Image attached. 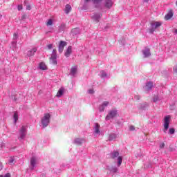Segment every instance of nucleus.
I'll return each instance as SVG.
<instances>
[{"label": "nucleus", "instance_id": "nucleus-18", "mask_svg": "<svg viewBox=\"0 0 177 177\" xmlns=\"http://www.w3.org/2000/svg\"><path fill=\"white\" fill-rule=\"evenodd\" d=\"M153 82H149L146 84L145 88V91H146V92H149V91H150L151 89V88H153Z\"/></svg>", "mask_w": 177, "mask_h": 177}, {"label": "nucleus", "instance_id": "nucleus-40", "mask_svg": "<svg viewBox=\"0 0 177 177\" xmlns=\"http://www.w3.org/2000/svg\"><path fill=\"white\" fill-rule=\"evenodd\" d=\"M129 131H135V127L134 126H130L129 127Z\"/></svg>", "mask_w": 177, "mask_h": 177}, {"label": "nucleus", "instance_id": "nucleus-41", "mask_svg": "<svg viewBox=\"0 0 177 177\" xmlns=\"http://www.w3.org/2000/svg\"><path fill=\"white\" fill-rule=\"evenodd\" d=\"M3 147H5V144L3 142H2L0 144V149H3Z\"/></svg>", "mask_w": 177, "mask_h": 177}, {"label": "nucleus", "instance_id": "nucleus-22", "mask_svg": "<svg viewBox=\"0 0 177 177\" xmlns=\"http://www.w3.org/2000/svg\"><path fill=\"white\" fill-rule=\"evenodd\" d=\"M84 142H85V140H84L82 138H76L74 140V143L75 145H82V143H84Z\"/></svg>", "mask_w": 177, "mask_h": 177}, {"label": "nucleus", "instance_id": "nucleus-24", "mask_svg": "<svg viewBox=\"0 0 177 177\" xmlns=\"http://www.w3.org/2000/svg\"><path fill=\"white\" fill-rule=\"evenodd\" d=\"M65 13L66 15H68V13H70L71 12V6H70L69 4H67L65 7Z\"/></svg>", "mask_w": 177, "mask_h": 177}, {"label": "nucleus", "instance_id": "nucleus-10", "mask_svg": "<svg viewBox=\"0 0 177 177\" xmlns=\"http://www.w3.org/2000/svg\"><path fill=\"white\" fill-rule=\"evenodd\" d=\"M93 135L95 138L97 135H100V125L97 123H95L94 124Z\"/></svg>", "mask_w": 177, "mask_h": 177}, {"label": "nucleus", "instance_id": "nucleus-25", "mask_svg": "<svg viewBox=\"0 0 177 177\" xmlns=\"http://www.w3.org/2000/svg\"><path fill=\"white\" fill-rule=\"evenodd\" d=\"M110 172H112L113 174H117L118 172V168L116 167H112L111 169H108Z\"/></svg>", "mask_w": 177, "mask_h": 177}, {"label": "nucleus", "instance_id": "nucleus-31", "mask_svg": "<svg viewBox=\"0 0 177 177\" xmlns=\"http://www.w3.org/2000/svg\"><path fill=\"white\" fill-rule=\"evenodd\" d=\"M160 97H158V95H156L155 97H153V102H154V103H156V102H160Z\"/></svg>", "mask_w": 177, "mask_h": 177}, {"label": "nucleus", "instance_id": "nucleus-26", "mask_svg": "<svg viewBox=\"0 0 177 177\" xmlns=\"http://www.w3.org/2000/svg\"><path fill=\"white\" fill-rule=\"evenodd\" d=\"M46 26H47V27H49V26H53V19H48L47 21L46 22Z\"/></svg>", "mask_w": 177, "mask_h": 177}, {"label": "nucleus", "instance_id": "nucleus-27", "mask_svg": "<svg viewBox=\"0 0 177 177\" xmlns=\"http://www.w3.org/2000/svg\"><path fill=\"white\" fill-rule=\"evenodd\" d=\"M13 118L14 122L15 124H16L17 122V120H19V114L17 113V112L14 113Z\"/></svg>", "mask_w": 177, "mask_h": 177}, {"label": "nucleus", "instance_id": "nucleus-12", "mask_svg": "<svg viewBox=\"0 0 177 177\" xmlns=\"http://www.w3.org/2000/svg\"><path fill=\"white\" fill-rule=\"evenodd\" d=\"M102 16H103V15L101 12H97L92 16V19L95 21H97V23H99V21H100V19H102Z\"/></svg>", "mask_w": 177, "mask_h": 177}, {"label": "nucleus", "instance_id": "nucleus-2", "mask_svg": "<svg viewBox=\"0 0 177 177\" xmlns=\"http://www.w3.org/2000/svg\"><path fill=\"white\" fill-rule=\"evenodd\" d=\"M50 113H44L43 117L41 118V122L43 128H46L48 125H49V122H50Z\"/></svg>", "mask_w": 177, "mask_h": 177}, {"label": "nucleus", "instance_id": "nucleus-35", "mask_svg": "<svg viewBox=\"0 0 177 177\" xmlns=\"http://www.w3.org/2000/svg\"><path fill=\"white\" fill-rule=\"evenodd\" d=\"M0 177H10V173H7L5 175H0Z\"/></svg>", "mask_w": 177, "mask_h": 177}, {"label": "nucleus", "instance_id": "nucleus-21", "mask_svg": "<svg viewBox=\"0 0 177 177\" xmlns=\"http://www.w3.org/2000/svg\"><path fill=\"white\" fill-rule=\"evenodd\" d=\"M117 138H118L117 134L112 133L109 136V140H110V141L115 140V139H117Z\"/></svg>", "mask_w": 177, "mask_h": 177}, {"label": "nucleus", "instance_id": "nucleus-33", "mask_svg": "<svg viewBox=\"0 0 177 177\" xmlns=\"http://www.w3.org/2000/svg\"><path fill=\"white\" fill-rule=\"evenodd\" d=\"M64 28H66V24H61V26H59V30L63 31V30H64Z\"/></svg>", "mask_w": 177, "mask_h": 177}, {"label": "nucleus", "instance_id": "nucleus-47", "mask_svg": "<svg viewBox=\"0 0 177 177\" xmlns=\"http://www.w3.org/2000/svg\"><path fill=\"white\" fill-rule=\"evenodd\" d=\"M149 1H150V0H143V2H145L147 3L149 2Z\"/></svg>", "mask_w": 177, "mask_h": 177}, {"label": "nucleus", "instance_id": "nucleus-19", "mask_svg": "<svg viewBox=\"0 0 177 177\" xmlns=\"http://www.w3.org/2000/svg\"><path fill=\"white\" fill-rule=\"evenodd\" d=\"M142 53L144 55V57H149L151 55V53H150V49L149 48H145L142 50Z\"/></svg>", "mask_w": 177, "mask_h": 177}, {"label": "nucleus", "instance_id": "nucleus-29", "mask_svg": "<svg viewBox=\"0 0 177 177\" xmlns=\"http://www.w3.org/2000/svg\"><path fill=\"white\" fill-rule=\"evenodd\" d=\"M73 34H74L75 35H77V34H79L80 32V29L78 28H76L75 29H73L72 30Z\"/></svg>", "mask_w": 177, "mask_h": 177}, {"label": "nucleus", "instance_id": "nucleus-1", "mask_svg": "<svg viewBox=\"0 0 177 177\" xmlns=\"http://www.w3.org/2000/svg\"><path fill=\"white\" fill-rule=\"evenodd\" d=\"M91 0H84V2L88 3L90 2ZM93 3L97 8L99 5H100V2H102V0H91ZM104 7H105L106 9H111L113 8V5H114V2L113 0H104L103 3Z\"/></svg>", "mask_w": 177, "mask_h": 177}, {"label": "nucleus", "instance_id": "nucleus-48", "mask_svg": "<svg viewBox=\"0 0 177 177\" xmlns=\"http://www.w3.org/2000/svg\"><path fill=\"white\" fill-rule=\"evenodd\" d=\"M175 34H177V29L174 30Z\"/></svg>", "mask_w": 177, "mask_h": 177}, {"label": "nucleus", "instance_id": "nucleus-34", "mask_svg": "<svg viewBox=\"0 0 177 177\" xmlns=\"http://www.w3.org/2000/svg\"><path fill=\"white\" fill-rule=\"evenodd\" d=\"M9 164H13L15 162V159L13 158H11L8 160Z\"/></svg>", "mask_w": 177, "mask_h": 177}, {"label": "nucleus", "instance_id": "nucleus-50", "mask_svg": "<svg viewBox=\"0 0 177 177\" xmlns=\"http://www.w3.org/2000/svg\"><path fill=\"white\" fill-rule=\"evenodd\" d=\"M12 44H14L15 45H16V42H15V41H14V42H12Z\"/></svg>", "mask_w": 177, "mask_h": 177}, {"label": "nucleus", "instance_id": "nucleus-30", "mask_svg": "<svg viewBox=\"0 0 177 177\" xmlns=\"http://www.w3.org/2000/svg\"><path fill=\"white\" fill-rule=\"evenodd\" d=\"M149 106V104L147 103H144L140 104V109H146V107H147Z\"/></svg>", "mask_w": 177, "mask_h": 177}, {"label": "nucleus", "instance_id": "nucleus-16", "mask_svg": "<svg viewBox=\"0 0 177 177\" xmlns=\"http://www.w3.org/2000/svg\"><path fill=\"white\" fill-rule=\"evenodd\" d=\"M71 53H73V47H71V46H69L66 49L64 55L66 57H70Z\"/></svg>", "mask_w": 177, "mask_h": 177}, {"label": "nucleus", "instance_id": "nucleus-44", "mask_svg": "<svg viewBox=\"0 0 177 177\" xmlns=\"http://www.w3.org/2000/svg\"><path fill=\"white\" fill-rule=\"evenodd\" d=\"M26 9H27V10H31V6L30 5H28L26 6Z\"/></svg>", "mask_w": 177, "mask_h": 177}, {"label": "nucleus", "instance_id": "nucleus-13", "mask_svg": "<svg viewBox=\"0 0 177 177\" xmlns=\"http://www.w3.org/2000/svg\"><path fill=\"white\" fill-rule=\"evenodd\" d=\"M109 104L110 102L109 101H104V102H102V104L99 107V111H100V113H103V111H104V109H106V107H107V106H109Z\"/></svg>", "mask_w": 177, "mask_h": 177}, {"label": "nucleus", "instance_id": "nucleus-43", "mask_svg": "<svg viewBox=\"0 0 177 177\" xmlns=\"http://www.w3.org/2000/svg\"><path fill=\"white\" fill-rule=\"evenodd\" d=\"M134 97H135L136 100H139L140 99V95H136Z\"/></svg>", "mask_w": 177, "mask_h": 177}, {"label": "nucleus", "instance_id": "nucleus-46", "mask_svg": "<svg viewBox=\"0 0 177 177\" xmlns=\"http://www.w3.org/2000/svg\"><path fill=\"white\" fill-rule=\"evenodd\" d=\"M2 168H3V166L2 165V163H0V171H1Z\"/></svg>", "mask_w": 177, "mask_h": 177}, {"label": "nucleus", "instance_id": "nucleus-42", "mask_svg": "<svg viewBox=\"0 0 177 177\" xmlns=\"http://www.w3.org/2000/svg\"><path fill=\"white\" fill-rule=\"evenodd\" d=\"M17 8H18V10H21L23 9V6L19 5Z\"/></svg>", "mask_w": 177, "mask_h": 177}, {"label": "nucleus", "instance_id": "nucleus-7", "mask_svg": "<svg viewBox=\"0 0 177 177\" xmlns=\"http://www.w3.org/2000/svg\"><path fill=\"white\" fill-rule=\"evenodd\" d=\"M117 114H118L117 109L111 110L105 118L106 121H110L112 118L117 117Z\"/></svg>", "mask_w": 177, "mask_h": 177}, {"label": "nucleus", "instance_id": "nucleus-3", "mask_svg": "<svg viewBox=\"0 0 177 177\" xmlns=\"http://www.w3.org/2000/svg\"><path fill=\"white\" fill-rule=\"evenodd\" d=\"M26 136H27V127L22 126L18 132V140H24V139H26Z\"/></svg>", "mask_w": 177, "mask_h": 177}, {"label": "nucleus", "instance_id": "nucleus-39", "mask_svg": "<svg viewBox=\"0 0 177 177\" xmlns=\"http://www.w3.org/2000/svg\"><path fill=\"white\" fill-rule=\"evenodd\" d=\"M94 91H93V89H90V90H88V93L90 94V95H93V93H94Z\"/></svg>", "mask_w": 177, "mask_h": 177}, {"label": "nucleus", "instance_id": "nucleus-4", "mask_svg": "<svg viewBox=\"0 0 177 177\" xmlns=\"http://www.w3.org/2000/svg\"><path fill=\"white\" fill-rule=\"evenodd\" d=\"M111 157L114 160L118 157V167H121L122 164V156H120L118 151H113L111 153Z\"/></svg>", "mask_w": 177, "mask_h": 177}, {"label": "nucleus", "instance_id": "nucleus-28", "mask_svg": "<svg viewBox=\"0 0 177 177\" xmlns=\"http://www.w3.org/2000/svg\"><path fill=\"white\" fill-rule=\"evenodd\" d=\"M100 77H101V78H107V73H106V71H100Z\"/></svg>", "mask_w": 177, "mask_h": 177}, {"label": "nucleus", "instance_id": "nucleus-11", "mask_svg": "<svg viewBox=\"0 0 177 177\" xmlns=\"http://www.w3.org/2000/svg\"><path fill=\"white\" fill-rule=\"evenodd\" d=\"M67 46V42L64 41H60L58 46V51L59 53H63V50H64V46Z\"/></svg>", "mask_w": 177, "mask_h": 177}, {"label": "nucleus", "instance_id": "nucleus-38", "mask_svg": "<svg viewBox=\"0 0 177 177\" xmlns=\"http://www.w3.org/2000/svg\"><path fill=\"white\" fill-rule=\"evenodd\" d=\"M165 147V144L164 142H162V143L160 145V149H164Z\"/></svg>", "mask_w": 177, "mask_h": 177}, {"label": "nucleus", "instance_id": "nucleus-49", "mask_svg": "<svg viewBox=\"0 0 177 177\" xmlns=\"http://www.w3.org/2000/svg\"><path fill=\"white\" fill-rule=\"evenodd\" d=\"M2 19V15L0 14V20Z\"/></svg>", "mask_w": 177, "mask_h": 177}, {"label": "nucleus", "instance_id": "nucleus-20", "mask_svg": "<svg viewBox=\"0 0 177 177\" xmlns=\"http://www.w3.org/2000/svg\"><path fill=\"white\" fill-rule=\"evenodd\" d=\"M77 66H73L71 68V75H73V77H74V75L77 74Z\"/></svg>", "mask_w": 177, "mask_h": 177}, {"label": "nucleus", "instance_id": "nucleus-37", "mask_svg": "<svg viewBox=\"0 0 177 177\" xmlns=\"http://www.w3.org/2000/svg\"><path fill=\"white\" fill-rule=\"evenodd\" d=\"M47 48L49 50L52 49V48H53V44H48V45H47Z\"/></svg>", "mask_w": 177, "mask_h": 177}, {"label": "nucleus", "instance_id": "nucleus-9", "mask_svg": "<svg viewBox=\"0 0 177 177\" xmlns=\"http://www.w3.org/2000/svg\"><path fill=\"white\" fill-rule=\"evenodd\" d=\"M38 164V158L33 156L30 158V169L34 171Z\"/></svg>", "mask_w": 177, "mask_h": 177}, {"label": "nucleus", "instance_id": "nucleus-23", "mask_svg": "<svg viewBox=\"0 0 177 177\" xmlns=\"http://www.w3.org/2000/svg\"><path fill=\"white\" fill-rule=\"evenodd\" d=\"M39 70H48V67L46 66V65L44 62H41L39 64Z\"/></svg>", "mask_w": 177, "mask_h": 177}, {"label": "nucleus", "instance_id": "nucleus-17", "mask_svg": "<svg viewBox=\"0 0 177 177\" xmlns=\"http://www.w3.org/2000/svg\"><path fill=\"white\" fill-rule=\"evenodd\" d=\"M64 92H66V88L61 87L56 95L57 97H62V95H64Z\"/></svg>", "mask_w": 177, "mask_h": 177}, {"label": "nucleus", "instance_id": "nucleus-14", "mask_svg": "<svg viewBox=\"0 0 177 177\" xmlns=\"http://www.w3.org/2000/svg\"><path fill=\"white\" fill-rule=\"evenodd\" d=\"M37 50H38V48H37V47H35V48L29 50L27 52L26 56H28V57H31V56H34V55H35V53L37 52Z\"/></svg>", "mask_w": 177, "mask_h": 177}, {"label": "nucleus", "instance_id": "nucleus-36", "mask_svg": "<svg viewBox=\"0 0 177 177\" xmlns=\"http://www.w3.org/2000/svg\"><path fill=\"white\" fill-rule=\"evenodd\" d=\"M17 38H19V35L14 33L13 39H17Z\"/></svg>", "mask_w": 177, "mask_h": 177}, {"label": "nucleus", "instance_id": "nucleus-8", "mask_svg": "<svg viewBox=\"0 0 177 177\" xmlns=\"http://www.w3.org/2000/svg\"><path fill=\"white\" fill-rule=\"evenodd\" d=\"M57 55L56 54V49H53L51 57H50V63L51 64H53L54 66H56L57 64Z\"/></svg>", "mask_w": 177, "mask_h": 177}, {"label": "nucleus", "instance_id": "nucleus-15", "mask_svg": "<svg viewBox=\"0 0 177 177\" xmlns=\"http://www.w3.org/2000/svg\"><path fill=\"white\" fill-rule=\"evenodd\" d=\"M172 17H174V11L169 10L167 14L165 16V20H170Z\"/></svg>", "mask_w": 177, "mask_h": 177}, {"label": "nucleus", "instance_id": "nucleus-5", "mask_svg": "<svg viewBox=\"0 0 177 177\" xmlns=\"http://www.w3.org/2000/svg\"><path fill=\"white\" fill-rule=\"evenodd\" d=\"M162 26V22L161 21H153L151 23V27L149 29L150 34H153L158 27H161Z\"/></svg>", "mask_w": 177, "mask_h": 177}, {"label": "nucleus", "instance_id": "nucleus-6", "mask_svg": "<svg viewBox=\"0 0 177 177\" xmlns=\"http://www.w3.org/2000/svg\"><path fill=\"white\" fill-rule=\"evenodd\" d=\"M171 122V115H168L164 118V130L163 132L167 133V131H168V128H169V122Z\"/></svg>", "mask_w": 177, "mask_h": 177}, {"label": "nucleus", "instance_id": "nucleus-45", "mask_svg": "<svg viewBox=\"0 0 177 177\" xmlns=\"http://www.w3.org/2000/svg\"><path fill=\"white\" fill-rule=\"evenodd\" d=\"M174 71L177 73V65L174 67Z\"/></svg>", "mask_w": 177, "mask_h": 177}, {"label": "nucleus", "instance_id": "nucleus-32", "mask_svg": "<svg viewBox=\"0 0 177 177\" xmlns=\"http://www.w3.org/2000/svg\"><path fill=\"white\" fill-rule=\"evenodd\" d=\"M169 133L170 135H174V133H175V129L174 128H171L169 129Z\"/></svg>", "mask_w": 177, "mask_h": 177}]
</instances>
